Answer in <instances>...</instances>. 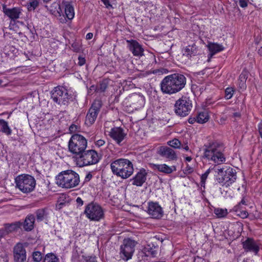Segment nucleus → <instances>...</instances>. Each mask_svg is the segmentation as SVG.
Segmentation results:
<instances>
[{"instance_id":"052dcab7","label":"nucleus","mask_w":262,"mask_h":262,"mask_svg":"<svg viewBox=\"0 0 262 262\" xmlns=\"http://www.w3.org/2000/svg\"><path fill=\"white\" fill-rule=\"evenodd\" d=\"M192 160V158L191 157H187L186 158V160L187 161L190 162Z\"/></svg>"},{"instance_id":"2eb2a0df","label":"nucleus","mask_w":262,"mask_h":262,"mask_svg":"<svg viewBox=\"0 0 262 262\" xmlns=\"http://www.w3.org/2000/svg\"><path fill=\"white\" fill-rule=\"evenodd\" d=\"M14 260L15 262H24L26 259V252L23 245L16 244L13 249Z\"/></svg>"},{"instance_id":"6e6d98bb","label":"nucleus","mask_w":262,"mask_h":262,"mask_svg":"<svg viewBox=\"0 0 262 262\" xmlns=\"http://www.w3.org/2000/svg\"><path fill=\"white\" fill-rule=\"evenodd\" d=\"M241 215L242 217V218H243V219L246 218L248 215V213L246 211H243L241 213Z\"/></svg>"},{"instance_id":"4468645a","label":"nucleus","mask_w":262,"mask_h":262,"mask_svg":"<svg viewBox=\"0 0 262 262\" xmlns=\"http://www.w3.org/2000/svg\"><path fill=\"white\" fill-rule=\"evenodd\" d=\"M126 42L129 50L134 56L140 57L144 55V49L137 41L131 39L127 40Z\"/></svg>"},{"instance_id":"20e7f679","label":"nucleus","mask_w":262,"mask_h":262,"mask_svg":"<svg viewBox=\"0 0 262 262\" xmlns=\"http://www.w3.org/2000/svg\"><path fill=\"white\" fill-rule=\"evenodd\" d=\"M204 158L216 163L220 164L225 161V158L222 152V146L216 142L210 143L204 145Z\"/></svg>"},{"instance_id":"6ab92c4d","label":"nucleus","mask_w":262,"mask_h":262,"mask_svg":"<svg viewBox=\"0 0 262 262\" xmlns=\"http://www.w3.org/2000/svg\"><path fill=\"white\" fill-rule=\"evenodd\" d=\"M147 174L145 169H141L135 176L130 180L132 181V184L137 186H141L146 180Z\"/></svg>"},{"instance_id":"79ce46f5","label":"nucleus","mask_w":262,"mask_h":262,"mask_svg":"<svg viewBox=\"0 0 262 262\" xmlns=\"http://www.w3.org/2000/svg\"><path fill=\"white\" fill-rule=\"evenodd\" d=\"M73 50L76 52H78L81 50V46L78 42H74L72 45Z\"/></svg>"},{"instance_id":"473e14b6","label":"nucleus","mask_w":262,"mask_h":262,"mask_svg":"<svg viewBox=\"0 0 262 262\" xmlns=\"http://www.w3.org/2000/svg\"><path fill=\"white\" fill-rule=\"evenodd\" d=\"M39 5V3L37 0H32L27 4L28 9L29 11L34 10Z\"/></svg>"},{"instance_id":"e433bc0d","label":"nucleus","mask_w":262,"mask_h":262,"mask_svg":"<svg viewBox=\"0 0 262 262\" xmlns=\"http://www.w3.org/2000/svg\"><path fill=\"white\" fill-rule=\"evenodd\" d=\"M211 171L210 168H209L204 173H203L201 176V185L202 187H205V181L208 176V174L210 173Z\"/></svg>"},{"instance_id":"e2e57ef3","label":"nucleus","mask_w":262,"mask_h":262,"mask_svg":"<svg viewBox=\"0 0 262 262\" xmlns=\"http://www.w3.org/2000/svg\"><path fill=\"white\" fill-rule=\"evenodd\" d=\"M246 202L244 199H242L240 202V204H245Z\"/></svg>"},{"instance_id":"aec40b11","label":"nucleus","mask_w":262,"mask_h":262,"mask_svg":"<svg viewBox=\"0 0 262 262\" xmlns=\"http://www.w3.org/2000/svg\"><path fill=\"white\" fill-rule=\"evenodd\" d=\"M49 10L53 15L60 17L59 19L60 23H65L67 22V19L62 12L61 5L58 3H54L52 4Z\"/></svg>"},{"instance_id":"f8f14e48","label":"nucleus","mask_w":262,"mask_h":262,"mask_svg":"<svg viewBox=\"0 0 262 262\" xmlns=\"http://www.w3.org/2000/svg\"><path fill=\"white\" fill-rule=\"evenodd\" d=\"M101 106L102 102L100 100H96L94 101L85 117V123L87 125L90 126L95 122Z\"/></svg>"},{"instance_id":"bb28decb","label":"nucleus","mask_w":262,"mask_h":262,"mask_svg":"<svg viewBox=\"0 0 262 262\" xmlns=\"http://www.w3.org/2000/svg\"><path fill=\"white\" fill-rule=\"evenodd\" d=\"M4 228H3L6 235H8L9 233H11L13 231L17 230L21 227V222L17 221L11 224L7 223L4 225Z\"/></svg>"},{"instance_id":"cd10ccee","label":"nucleus","mask_w":262,"mask_h":262,"mask_svg":"<svg viewBox=\"0 0 262 262\" xmlns=\"http://www.w3.org/2000/svg\"><path fill=\"white\" fill-rule=\"evenodd\" d=\"M35 217L38 222H40L45 220L47 221L48 219V209L47 208H40L36 210L35 212Z\"/></svg>"},{"instance_id":"39448f33","label":"nucleus","mask_w":262,"mask_h":262,"mask_svg":"<svg viewBox=\"0 0 262 262\" xmlns=\"http://www.w3.org/2000/svg\"><path fill=\"white\" fill-rule=\"evenodd\" d=\"M216 172L219 176L217 181L223 186H229L236 180V171L231 167L225 166L218 168Z\"/></svg>"},{"instance_id":"8fccbe9b","label":"nucleus","mask_w":262,"mask_h":262,"mask_svg":"<svg viewBox=\"0 0 262 262\" xmlns=\"http://www.w3.org/2000/svg\"><path fill=\"white\" fill-rule=\"evenodd\" d=\"M6 232H5L3 228L0 229V239L6 236Z\"/></svg>"},{"instance_id":"69168bd1","label":"nucleus","mask_w":262,"mask_h":262,"mask_svg":"<svg viewBox=\"0 0 262 262\" xmlns=\"http://www.w3.org/2000/svg\"><path fill=\"white\" fill-rule=\"evenodd\" d=\"M234 1H235L236 3L237 2L236 0H234Z\"/></svg>"},{"instance_id":"13d9d810","label":"nucleus","mask_w":262,"mask_h":262,"mask_svg":"<svg viewBox=\"0 0 262 262\" xmlns=\"http://www.w3.org/2000/svg\"><path fill=\"white\" fill-rule=\"evenodd\" d=\"M76 128V126L75 125H71V126L70 127V130L71 131V132H73L75 130V129Z\"/></svg>"},{"instance_id":"b1692460","label":"nucleus","mask_w":262,"mask_h":262,"mask_svg":"<svg viewBox=\"0 0 262 262\" xmlns=\"http://www.w3.org/2000/svg\"><path fill=\"white\" fill-rule=\"evenodd\" d=\"M64 9V14L66 17L69 19H72L75 15L74 7L72 3L67 1H62L61 7Z\"/></svg>"},{"instance_id":"3c124183","label":"nucleus","mask_w":262,"mask_h":262,"mask_svg":"<svg viewBox=\"0 0 262 262\" xmlns=\"http://www.w3.org/2000/svg\"><path fill=\"white\" fill-rule=\"evenodd\" d=\"M241 115L238 112H235L233 114V117L236 119V118H241Z\"/></svg>"},{"instance_id":"6e6552de","label":"nucleus","mask_w":262,"mask_h":262,"mask_svg":"<svg viewBox=\"0 0 262 262\" xmlns=\"http://www.w3.org/2000/svg\"><path fill=\"white\" fill-rule=\"evenodd\" d=\"M99 160L98 155L94 150H84L76 158L77 164L79 167L96 164Z\"/></svg>"},{"instance_id":"de8ad7c7","label":"nucleus","mask_w":262,"mask_h":262,"mask_svg":"<svg viewBox=\"0 0 262 262\" xmlns=\"http://www.w3.org/2000/svg\"><path fill=\"white\" fill-rule=\"evenodd\" d=\"M195 122H196V116L195 117H190L188 119V122L190 124H193Z\"/></svg>"},{"instance_id":"a19ab883","label":"nucleus","mask_w":262,"mask_h":262,"mask_svg":"<svg viewBox=\"0 0 262 262\" xmlns=\"http://www.w3.org/2000/svg\"><path fill=\"white\" fill-rule=\"evenodd\" d=\"M108 83L106 80H103L100 83V90L101 92H104L107 88Z\"/></svg>"},{"instance_id":"4d7b16f0","label":"nucleus","mask_w":262,"mask_h":262,"mask_svg":"<svg viewBox=\"0 0 262 262\" xmlns=\"http://www.w3.org/2000/svg\"><path fill=\"white\" fill-rule=\"evenodd\" d=\"M187 170L188 171L189 173L192 172L193 171V168L189 166V165H187L186 167Z\"/></svg>"},{"instance_id":"864d4df0","label":"nucleus","mask_w":262,"mask_h":262,"mask_svg":"<svg viewBox=\"0 0 262 262\" xmlns=\"http://www.w3.org/2000/svg\"><path fill=\"white\" fill-rule=\"evenodd\" d=\"M76 202L79 205H83V201L82 200V199L78 197L76 199Z\"/></svg>"},{"instance_id":"4c0bfd02","label":"nucleus","mask_w":262,"mask_h":262,"mask_svg":"<svg viewBox=\"0 0 262 262\" xmlns=\"http://www.w3.org/2000/svg\"><path fill=\"white\" fill-rule=\"evenodd\" d=\"M33 260L35 262H39L42 259V254L39 251H35L32 254Z\"/></svg>"},{"instance_id":"37998d69","label":"nucleus","mask_w":262,"mask_h":262,"mask_svg":"<svg viewBox=\"0 0 262 262\" xmlns=\"http://www.w3.org/2000/svg\"><path fill=\"white\" fill-rule=\"evenodd\" d=\"M146 250L148 252L149 254H150L152 257L156 256L157 254V251L151 248H146Z\"/></svg>"},{"instance_id":"bf43d9fd","label":"nucleus","mask_w":262,"mask_h":262,"mask_svg":"<svg viewBox=\"0 0 262 262\" xmlns=\"http://www.w3.org/2000/svg\"><path fill=\"white\" fill-rule=\"evenodd\" d=\"M258 54L262 56V46L260 47V48L258 50Z\"/></svg>"},{"instance_id":"49530a36","label":"nucleus","mask_w":262,"mask_h":262,"mask_svg":"<svg viewBox=\"0 0 262 262\" xmlns=\"http://www.w3.org/2000/svg\"><path fill=\"white\" fill-rule=\"evenodd\" d=\"M102 2L105 5L106 7L108 8L109 7H112V5L110 4L109 0H101Z\"/></svg>"},{"instance_id":"c9c22d12","label":"nucleus","mask_w":262,"mask_h":262,"mask_svg":"<svg viewBox=\"0 0 262 262\" xmlns=\"http://www.w3.org/2000/svg\"><path fill=\"white\" fill-rule=\"evenodd\" d=\"M214 213L218 217H225L228 213L227 209L216 208L214 210Z\"/></svg>"},{"instance_id":"7ed1b4c3","label":"nucleus","mask_w":262,"mask_h":262,"mask_svg":"<svg viewBox=\"0 0 262 262\" xmlns=\"http://www.w3.org/2000/svg\"><path fill=\"white\" fill-rule=\"evenodd\" d=\"M56 180L58 186L66 188L75 187L80 182L78 174L72 170L62 171L56 177Z\"/></svg>"},{"instance_id":"f3484780","label":"nucleus","mask_w":262,"mask_h":262,"mask_svg":"<svg viewBox=\"0 0 262 262\" xmlns=\"http://www.w3.org/2000/svg\"><path fill=\"white\" fill-rule=\"evenodd\" d=\"M157 153L160 156L167 158L169 160H174L177 159L175 151L167 146H160L158 149Z\"/></svg>"},{"instance_id":"2f4dec72","label":"nucleus","mask_w":262,"mask_h":262,"mask_svg":"<svg viewBox=\"0 0 262 262\" xmlns=\"http://www.w3.org/2000/svg\"><path fill=\"white\" fill-rule=\"evenodd\" d=\"M247 79V76L246 72H242L238 78L239 86L242 89H245L246 88V81Z\"/></svg>"},{"instance_id":"f704fd0d","label":"nucleus","mask_w":262,"mask_h":262,"mask_svg":"<svg viewBox=\"0 0 262 262\" xmlns=\"http://www.w3.org/2000/svg\"><path fill=\"white\" fill-rule=\"evenodd\" d=\"M58 258L53 254H47L44 258L43 262H57Z\"/></svg>"},{"instance_id":"5fc2aeb1","label":"nucleus","mask_w":262,"mask_h":262,"mask_svg":"<svg viewBox=\"0 0 262 262\" xmlns=\"http://www.w3.org/2000/svg\"><path fill=\"white\" fill-rule=\"evenodd\" d=\"M93 34L92 33H89L86 35V39L87 40L91 39L93 38Z\"/></svg>"},{"instance_id":"a211bd4d","label":"nucleus","mask_w":262,"mask_h":262,"mask_svg":"<svg viewBox=\"0 0 262 262\" xmlns=\"http://www.w3.org/2000/svg\"><path fill=\"white\" fill-rule=\"evenodd\" d=\"M147 212L154 219H160L163 215L162 209L157 203H149Z\"/></svg>"},{"instance_id":"9d476101","label":"nucleus","mask_w":262,"mask_h":262,"mask_svg":"<svg viewBox=\"0 0 262 262\" xmlns=\"http://www.w3.org/2000/svg\"><path fill=\"white\" fill-rule=\"evenodd\" d=\"M192 106L191 101L189 98L182 97L176 102L174 112L181 117H185L189 114Z\"/></svg>"},{"instance_id":"9b49d317","label":"nucleus","mask_w":262,"mask_h":262,"mask_svg":"<svg viewBox=\"0 0 262 262\" xmlns=\"http://www.w3.org/2000/svg\"><path fill=\"white\" fill-rule=\"evenodd\" d=\"M86 216L92 221H99L104 217L102 208L97 204L90 203L84 210Z\"/></svg>"},{"instance_id":"a18cd8bd","label":"nucleus","mask_w":262,"mask_h":262,"mask_svg":"<svg viewBox=\"0 0 262 262\" xmlns=\"http://www.w3.org/2000/svg\"><path fill=\"white\" fill-rule=\"evenodd\" d=\"M105 143V141L103 140H98L96 143V145L99 147L103 145Z\"/></svg>"},{"instance_id":"72a5a7b5","label":"nucleus","mask_w":262,"mask_h":262,"mask_svg":"<svg viewBox=\"0 0 262 262\" xmlns=\"http://www.w3.org/2000/svg\"><path fill=\"white\" fill-rule=\"evenodd\" d=\"M167 144L173 148H180L181 144L178 139L174 138L172 140L169 141L167 142Z\"/></svg>"},{"instance_id":"f257e3e1","label":"nucleus","mask_w":262,"mask_h":262,"mask_svg":"<svg viewBox=\"0 0 262 262\" xmlns=\"http://www.w3.org/2000/svg\"><path fill=\"white\" fill-rule=\"evenodd\" d=\"M185 77L179 73H174L166 76L160 84L163 93L173 94L180 92L186 85Z\"/></svg>"},{"instance_id":"ddd939ff","label":"nucleus","mask_w":262,"mask_h":262,"mask_svg":"<svg viewBox=\"0 0 262 262\" xmlns=\"http://www.w3.org/2000/svg\"><path fill=\"white\" fill-rule=\"evenodd\" d=\"M136 242L130 239H125L124 244L121 246L120 254L121 257L125 260L132 258L135 250Z\"/></svg>"},{"instance_id":"412c9836","label":"nucleus","mask_w":262,"mask_h":262,"mask_svg":"<svg viewBox=\"0 0 262 262\" xmlns=\"http://www.w3.org/2000/svg\"><path fill=\"white\" fill-rule=\"evenodd\" d=\"M35 215L33 214H29L25 217L24 221L21 222V226L25 231H31L35 227Z\"/></svg>"},{"instance_id":"c03bdc74","label":"nucleus","mask_w":262,"mask_h":262,"mask_svg":"<svg viewBox=\"0 0 262 262\" xmlns=\"http://www.w3.org/2000/svg\"><path fill=\"white\" fill-rule=\"evenodd\" d=\"M85 63V59L84 58L82 57H78V64L80 66H82L84 65Z\"/></svg>"},{"instance_id":"603ef678","label":"nucleus","mask_w":262,"mask_h":262,"mask_svg":"<svg viewBox=\"0 0 262 262\" xmlns=\"http://www.w3.org/2000/svg\"><path fill=\"white\" fill-rule=\"evenodd\" d=\"M92 175L90 173H89L86 174V176L85 177V181H89L92 179Z\"/></svg>"},{"instance_id":"423d86ee","label":"nucleus","mask_w":262,"mask_h":262,"mask_svg":"<svg viewBox=\"0 0 262 262\" xmlns=\"http://www.w3.org/2000/svg\"><path fill=\"white\" fill-rule=\"evenodd\" d=\"M69 149L71 152L78 157L85 150L87 146V140L79 134H74L72 136L69 141Z\"/></svg>"},{"instance_id":"338daca9","label":"nucleus","mask_w":262,"mask_h":262,"mask_svg":"<svg viewBox=\"0 0 262 262\" xmlns=\"http://www.w3.org/2000/svg\"><path fill=\"white\" fill-rule=\"evenodd\" d=\"M1 83V80H0V84Z\"/></svg>"},{"instance_id":"5701e85b","label":"nucleus","mask_w":262,"mask_h":262,"mask_svg":"<svg viewBox=\"0 0 262 262\" xmlns=\"http://www.w3.org/2000/svg\"><path fill=\"white\" fill-rule=\"evenodd\" d=\"M3 11L5 15L13 20L18 19L19 17L20 14L21 13V9L18 7L10 9L4 7Z\"/></svg>"},{"instance_id":"f03ea898","label":"nucleus","mask_w":262,"mask_h":262,"mask_svg":"<svg viewBox=\"0 0 262 262\" xmlns=\"http://www.w3.org/2000/svg\"><path fill=\"white\" fill-rule=\"evenodd\" d=\"M111 169L113 174L124 179L129 178L134 172L132 162L123 158L117 159L112 162Z\"/></svg>"},{"instance_id":"0eeeda50","label":"nucleus","mask_w":262,"mask_h":262,"mask_svg":"<svg viewBox=\"0 0 262 262\" xmlns=\"http://www.w3.org/2000/svg\"><path fill=\"white\" fill-rule=\"evenodd\" d=\"M16 187L24 193L32 192L35 188L36 181L34 177L29 174H21L15 179Z\"/></svg>"},{"instance_id":"4be33fe9","label":"nucleus","mask_w":262,"mask_h":262,"mask_svg":"<svg viewBox=\"0 0 262 262\" xmlns=\"http://www.w3.org/2000/svg\"><path fill=\"white\" fill-rule=\"evenodd\" d=\"M151 167L154 170H157L165 174H170L177 170L176 166H169L166 164H151Z\"/></svg>"},{"instance_id":"1a4fd4ad","label":"nucleus","mask_w":262,"mask_h":262,"mask_svg":"<svg viewBox=\"0 0 262 262\" xmlns=\"http://www.w3.org/2000/svg\"><path fill=\"white\" fill-rule=\"evenodd\" d=\"M51 98L54 102L62 105H68L72 99V95L69 94L67 90L63 87H55L51 92Z\"/></svg>"},{"instance_id":"c85d7f7f","label":"nucleus","mask_w":262,"mask_h":262,"mask_svg":"<svg viewBox=\"0 0 262 262\" xmlns=\"http://www.w3.org/2000/svg\"><path fill=\"white\" fill-rule=\"evenodd\" d=\"M208 48L210 52V58L212 57L215 53L223 51L224 49L222 45L216 43H209Z\"/></svg>"},{"instance_id":"393cba45","label":"nucleus","mask_w":262,"mask_h":262,"mask_svg":"<svg viewBox=\"0 0 262 262\" xmlns=\"http://www.w3.org/2000/svg\"><path fill=\"white\" fill-rule=\"evenodd\" d=\"M243 247L247 251H252L257 254L259 251V247L252 239L248 238L243 243Z\"/></svg>"},{"instance_id":"dca6fc26","label":"nucleus","mask_w":262,"mask_h":262,"mask_svg":"<svg viewBox=\"0 0 262 262\" xmlns=\"http://www.w3.org/2000/svg\"><path fill=\"white\" fill-rule=\"evenodd\" d=\"M109 135L119 145L126 136L124 130L121 127H114L111 129Z\"/></svg>"},{"instance_id":"58836bf2","label":"nucleus","mask_w":262,"mask_h":262,"mask_svg":"<svg viewBox=\"0 0 262 262\" xmlns=\"http://www.w3.org/2000/svg\"><path fill=\"white\" fill-rule=\"evenodd\" d=\"M234 90L231 88H227L225 90V97L226 99H230L232 98Z\"/></svg>"},{"instance_id":"c756f323","label":"nucleus","mask_w":262,"mask_h":262,"mask_svg":"<svg viewBox=\"0 0 262 262\" xmlns=\"http://www.w3.org/2000/svg\"><path fill=\"white\" fill-rule=\"evenodd\" d=\"M209 116L207 112L199 113L196 116V122L203 124L208 121Z\"/></svg>"},{"instance_id":"7c9ffc66","label":"nucleus","mask_w":262,"mask_h":262,"mask_svg":"<svg viewBox=\"0 0 262 262\" xmlns=\"http://www.w3.org/2000/svg\"><path fill=\"white\" fill-rule=\"evenodd\" d=\"M0 125L1 126V131L7 135H10L12 133V130L8 125L7 121L4 119H0Z\"/></svg>"},{"instance_id":"680f3d73","label":"nucleus","mask_w":262,"mask_h":262,"mask_svg":"<svg viewBox=\"0 0 262 262\" xmlns=\"http://www.w3.org/2000/svg\"><path fill=\"white\" fill-rule=\"evenodd\" d=\"M184 149L185 150L188 151L189 150V147L187 145H186L184 147Z\"/></svg>"},{"instance_id":"a878e982","label":"nucleus","mask_w":262,"mask_h":262,"mask_svg":"<svg viewBox=\"0 0 262 262\" xmlns=\"http://www.w3.org/2000/svg\"><path fill=\"white\" fill-rule=\"evenodd\" d=\"M198 50L195 44L189 45L182 50L183 55L188 58L195 56L198 54Z\"/></svg>"},{"instance_id":"ea45409f","label":"nucleus","mask_w":262,"mask_h":262,"mask_svg":"<svg viewBox=\"0 0 262 262\" xmlns=\"http://www.w3.org/2000/svg\"><path fill=\"white\" fill-rule=\"evenodd\" d=\"M82 258L85 262H96V257L95 255H83Z\"/></svg>"},{"instance_id":"09e8293b","label":"nucleus","mask_w":262,"mask_h":262,"mask_svg":"<svg viewBox=\"0 0 262 262\" xmlns=\"http://www.w3.org/2000/svg\"><path fill=\"white\" fill-rule=\"evenodd\" d=\"M258 131L260 137L262 138V120L258 125Z\"/></svg>"},{"instance_id":"0e129e2a","label":"nucleus","mask_w":262,"mask_h":262,"mask_svg":"<svg viewBox=\"0 0 262 262\" xmlns=\"http://www.w3.org/2000/svg\"><path fill=\"white\" fill-rule=\"evenodd\" d=\"M44 2L45 3H48L50 1H51V0H43Z\"/></svg>"}]
</instances>
